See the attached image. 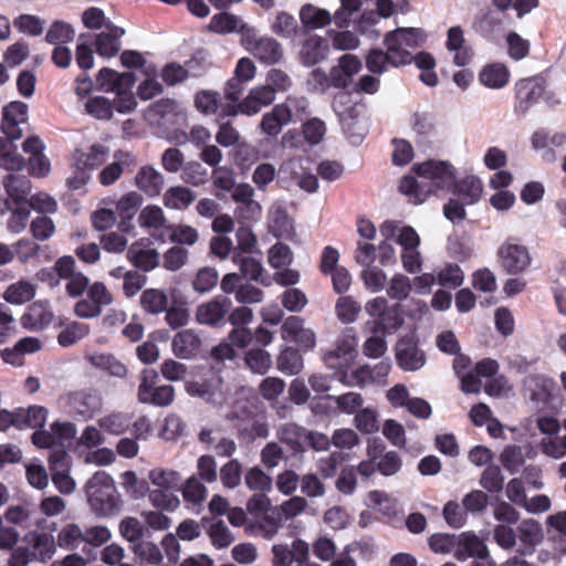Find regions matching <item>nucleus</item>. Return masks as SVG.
<instances>
[{"instance_id": "1", "label": "nucleus", "mask_w": 566, "mask_h": 566, "mask_svg": "<svg viewBox=\"0 0 566 566\" xmlns=\"http://www.w3.org/2000/svg\"><path fill=\"white\" fill-rule=\"evenodd\" d=\"M412 170L416 176H405L399 189L415 205L424 202L430 193L452 188L465 205H473L481 198L482 181L475 176H467L455 184L453 167L446 161L427 160L415 165Z\"/></svg>"}, {"instance_id": "2", "label": "nucleus", "mask_w": 566, "mask_h": 566, "mask_svg": "<svg viewBox=\"0 0 566 566\" xmlns=\"http://www.w3.org/2000/svg\"><path fill=\"white\" fill-rule=\"evenodd\" d=\"M87 503L92 512L108 517L119 512L122 506L113 478L105 471H97L84 486Z\"/></svg>"}, {"instance_id": "3", "label": "nucleus", "mask_w": 566, "mask_h": 566, "mask_svg": "<svg viewBox=\"0 0 566 566\" xmlns=\"http://www.w3.org/2000/svg\"><path fill=\"white\" fill-rule=\"evenodd\" d=\"M136 77L132 72H116L115 70L103 67L99 70L96 83L101 91L106 93H115L113 101V111L116 109L120 114L132 113L136 106V97L133 93Z\"/></svg>"}, {"instance_id": "4", "label": "nucleus", "mask_w": 566, "mask_h": 566, "mask_svg": "<svg viewBox=\"0 0 566 566\" xmlns=\"http://www.w3.org/2000/svg\"><path fill=\"white\" fill-rule=\"evenodd\" d=\"M185 389L191 397H198L211 405H222L229 394L221 374L207 368L192 379L186 381Z\"/></svg>"}, {"instance_id": "5", "label": "nucleus", "mask_w": 566, "mask_h": 566, "mask_svg": "<svg viewBox=\"0 0 566 566\" xmlns=\"http://www.w3.org/2000/svg\"><path fill=\"white\" fill-rule=\"evenodd\" d=\"M426 32L419 28H398L385 36V45L402 65L413 60L412 50L423 45Z\"/></svg>"}, {"instance_id": "6", "label": "nucleus", "mask_w": 566, "mask_h": 566, "mask_svg": "<svg viewBox=\"0 0 566 566\" xmlns=\"http://www.w3.org/2000/svg\"><path fill=\"white\" fill-rule=\"evenodd\" d=\"M524 396L533 403L538 411H552L556 405L555 381L541 374H530L523 379Z\"/></svg>"}, {"instance_id": "7", "label": "nucleus", "mask_w": 566, "mask_h": 566, "mask_svg": "<svg viewBox=\"0 0 566 566\" xmlns=\"http://www.w3.org/2000/svg\"><path fill=\"white\" fill-rule=\"evenodd\" d=\"M247 50L261 63L275 65L283 59L284 51L275 39L260 36L254 28H247L243 35Z\"/></svg>"}, {"instance_id": "8", "label": "nucleus", "mask_w": 566, "mask_h": 566, "mask_svg": "<svg viewBox=\"0 0 566 566\" xmlns=\"http://www.w3.org/2000/svg\"><path fill=\"white\" fill-rule=\"evenodd\" d=\"M391 369L389 359H384L375 365H363L354 370L342 371L339 382L349 387L365 388L373 384L382 382Z\"/></svg>"}, {"instance_id": "9", "label": "nucleus", "mask_w": 566, "mask_h": 566, "mask_svg": "<svg viewBox=\"0 0 566 566\" xmlns=\"http://www.w3.org/2000/svg\"><path fill=\"white\" fill-rule=\"evenodd\" d=\"M357 342L354 336L343 335L335 342V347L324 354V363L328 369H334V377L339 381L342 371H348L357 356Z\"/></svg>"}, {"instance_id": "10", "label": "nucleus", "mask_w": 566, "mask_h": 566, "mask_svg": "<svg viewBox=\"0 0 566 566\" xmlns=\"http://www.w3.org/2000/svg\"><path fill=\"white\" fill-rule=\"evenodd\" d=\"M276 98L273 91L265 84L252 87L248 95L238 105H227L222 108L226 116H234L239 113L253 116L262 108L270 106Z\"/></svg>"}, {"instance_id": "11", "label": "nucleus", "mask_w": 566, "mask_h": 566, "mask_svg": "<svg viewBox=\"0 0 566 566\" xmlns=\"http://www.w3.org/2000/svg\"><path fill=\"white\" fill-rule=\"evenodd\" d=\"M229 421H237L234 424L241 434L250 439L266 438L270 433L268 423L252 416V410L247 401H238L231 411L226 415Z\"/></svg>"}, {"instance_id": "12", "label": "nucleus", "mask_w": 566, "mask_h": 566, "mask_svg": "<svg viewBox=\"0 0 566 566\" xmlns=\"http://www.w3.org/2000/svg\"><path fill=\"white\" fill-rule=\"evenodd\" d=\"M397 243L401 247V263L403 269L411 273L421 271L422 258L419 252L420 238L416 230L409 226H403L399 230Z\"/></svg>"}, {"instance_id": "13", "label": "nucleus", "mask_w": 566, "mask_h": 566, "mask_svg": "<svg viewBox=\"0 0 566 566\" xmlns=\"http://www.w3.org/2000/svg\"><path fill=\"white\" fill-rule=\"evenodd\" d=\"M63 400L70 412L84 420L91 419L102 408V397L93 389L70 392Z\"/></svg>"}, {"instance_id": "14", "label": "nucleus", "mask_w": 566, "mask_h": 566, "mask_svg": "<svg viewBox=\"0 0 566 566\" xmlns=\"http://www.w3.org/2000/svg\"><path fill=\"white\" fill-rule=\"evenodd\" d=\"M55 270L59 276L66 280V291L70 296L77 297L88 289L90 280L83 273L76 271L73 256L64 255L55 261Z\"/></svg>"}, {"instance_id": "15", "label": "nucleus", "mask_w": 566, "mask_h": 566, "mask_svg": "<svg viewBox=\"0 0 566 566\" xmlns=\"http://www.w3.org/2000/svg\"><path fill=\"white\" fill-rule=\"evenodd\" d=\"M396 360L405 371H417L427 361L426 353L412 337H402L396 345Z\"/></svg>"}, {"instance_id": "16", "label": "nucleus", "mask_w": 566, "mask_h": 566, "mask_svg": "<svg viewBox=\"0 0 566 566\" xmlns=\"http://www.w3.org/2000/svg\"><path fill=\"white\" fill-rule=\"evenodd\" d=\"M502 268L510 274L523 272L531 263V256L525 245L506 241L497 251Z\"/></svg>"}, {"instance_id": "17", "label": "nucleus", "mask_w": 566, "mask_h": 566, "mask_svg": "<svg viewBox=\"0 0 566 566\" xmlns=\"http://www.w3.org/2000/svg\"><path fill=\"white\" fill-rule=\"evenodd\" d=\"M28 105L20 101L9 103L3 107L1 129L6 137L13 142L22 137L21 124L27 123Z\"/></svg>"}, {"instance_id": "18", "label": "nucleus", "mask_w": 566, "mask_h": 566, "mask_svg": "<svg viewBox=\"0 0 566 566\" xmlns=\"http://www.w3.org/2000/svg\"><path fill=\"white\" fill-rule=\"evenodd\" d=\"M282 338L295 342L302 349L310 350L316 345L315 333L305 327L304 319L298 316H290L281 327Z\"/></svg>"}, {"instance_id": "19", "label": "nucleus", "mask_w": 566, "mask_h": 566, "mask_svg": "<svg viewBox=\"0 0 566 566\" xmlns=\"http://www.w3.org/2000/svg\"><path fill=\"white\" fill-rule=\"evenodd\" d=\"M231 305L230 298L217 296L197 307L196 319L201 325L217 326L224 321Z\"/></svg>"}, {"instance_id": "20", "label": "nucleus", "mask_w": 566, "mask_h": 566, "mask_svg": "<svg viewBox=\"0 0 566 566\" xmlns=\"http://www.w3.org/2000/svg\"><path fill=\"white\" fill-rule=\"evenodd\" d=\"M544 94V81L542 78H523L515 84V109L525 113Z\"/></svg>"}, {"instance_id": "21", "label": "nucleus", "mask_w": 566, "mask_h": 566, "mask_svg": "<svg viewBox=\"0 0 566 566\" xmlns=\"http://www.w3.org/2000/svg\"><path fill=\"white\" fill-rule=\"evenodd\" d=\"M489 555L488 545L473 532H463L458 535L454 557L459 562H464L469 558L486 559Z\"/></svg>"}, {"instance_id": "22", "label": "nucleus", "mask_w": 566, "mask_h": 566, "mask_svg": "<svg viewBox=\"0 0 566 566\" xmlns=\"http://www.w3.org/2000/svg\"><path fill=\"white\" fill-rule=\"evenodd\" d=\"M306 434L307 429L294 422L283 423L277 429L279 440L290 448L293 457L298 461L304 458Z\"/></svg>"}, {"instance_id": "23", "label": "nucleus", "mask_w": 566, "mask_h": 566, "mask_svg": "<svg viewBox=\"0 0 566 566\" xmlns=\"http://www.w3.org/2000/svg\"><path fill=\"white\" fill-rule=\"evenodd\" d=\"M52 321L53 312L48 301L33 302L21 316L22 326L30 331H41L48 327Z\"/></svg>"}, {"instance_id": "24", "label": "nucleus", "mask_w": 566, "mask_h": 566, "mask_svg": "<svg viewBox=\"0 0 566 566\" xmlns=\"http://www.w3.org/2000/svg\"><path fill=\"white\" fill-rule=\"evenodd\" d=\"M137 164L136 157L127 151H116L114 161L103 168L98 175V180L103 186L113 185L122 174Z\"/></svg>"}, {"instance_id": "25", "label": "nucleus", "mask_w": 566, "mask_h": 566, "mask_svg": "<svg viewBox=\"0 0 566 566\" xmlns=\"http://www.w3.org/2000/svg\"><path fill=\"white\" fill-rule=\"evenodd\" d=\"M329 51L328 41L318 35L307 38L301 48L300 60L304 66H313L326 59Z\"/></svg>"}, {"instance_id": "26", "label": "nucleus", "mask_w": 566, "mask_h": 566, "mask_svg": "<svg viewBox=\"0 0 566 566\" xmlns=\"http://www.w3.org/2000/svg\"><path fill=\"white\" fill-rule=\"evenodd\" d=\"M134 184L148 197H156L164 188V176L155 167L145 165L138 169Z\"/></svg>"}, {"instance_id": "27", "label": "nucleus", "mask_w": 566, "mask_h": 566, "mask_svg": "<svg viewBox=\"0 0 566 566\" xmlns=\"http://www.w3.org/2000/svg\"><path fill=\"white\" fill-rule=\"evenodd\" d=\"M105 27L106 30L96 35L95 48L98 55L113 57L120 49V38L125 34V30L113 24Z\"/></svg>"}, {"instance_id": "28", "label": "nucleus", "mask_w": 566, "mask_h": 566, "mask_svg": "<svg viewBox=\"0 0 566 566\" xmlns=\"http://www.w3.org/2000/svg\"><path fill=\"white\" fill-rule=\"evenodd\" d=\"M108 156V148L94 144L87 149H76L73 155L74 165L78 170H92L103 165Z\"/></svg>"}, {"instance_id": "29", "label": "nucleus", "mask_w": 566, "mask_h": 566, "mask_svg": "<svg viewBox=\"0 0 566 566\" xmlns=\"http://www.w3.org/2000/svg\"><path fill=\"white\" fill-rule=\"evenodd\" d=\"M171 346L177 357L190 359L198 355L201 339L193 329H184L174 336Z\"/></svg>"}, {"instance_id": "30", "label": "nucleus", "mask_w": 566, "mask_h": 566, "mask_svg": "<svg viewBox=\"0 0 566 566\" xmlns=\"http://www.w3.org/2000/svg\"><path fill=\"white\" fill-rule=\"evenodd\" d=\"M464 42L463 30L460 27H451L448 30L446 48L454 53L452 61L457 66H465L472 59V51Z\"/></svg>"}, {"instance_id": "31", "label": "nucleus", "mask_w": 566, "mask_h": 566, "mask_svg": "<svg viewBox=\"0 0 566 566\" xmlns=\"http://www.w3.org/2000/svg\"><path fill=\"white\" fill-rule=\"evenodd\" d=\"M400 229V224L391 220H387L380 226L379 231L384 240L379 244V262L385 266L395 264L397 261L395 248L388 241L397 242Z\"/></svg>"}, {"instance_id": "32", "label": "nucleus", "mask_w": 566, "mask_h": 566, "mask_svg": "<svg viewBox=\"0 0 566 566\" xmlns=\"http://www.w3.org/2000/svg\"><path fill=\"white\" fill-rule=\"evenodd\" d=\"M143 205V197L136 191H129L123 195L116 202V212L123 219L119 224L122 231H128L130 224L126 221H130L140 206Z\"/></svg>"}, {"instance_id": "33", "label": "nucleus", "mask_w": 566, "mask_h": 566, "mask_svg": "<svg viewBox=\"0 0 566 566\" xmlns=\"http://www.w3.org/2000/svg\"><path fill=\"white\" fill-rule=\"evenodd\" d=\"M36 287L29 280L21 279L11 283L3 292V300L11 305H22L35 296Z\"/></svg>"}, {"instance_id": "34", "label": "nucleus", "mask_w": 566, "mask_h": 566, "mask_svg": "<svg viewBox=\"0 0 566 566\" xmlns=\"http://www.w3.org/2000/svg\"><path fill=\"white\" fill-rule=\"evenodd\" d=\"M49 410L39 405L18 409V429H42L48 420Z\"/></svg>"}, {"instance_id": "35", "label": "nucleus", "mask_w": 566, "mask_h": 566, "mask_svg": "<svg viewBox=\"0 0 566 566\" xmlns=\"http://www.w3.org/2000/svg\"><path fill=\"white\" fill-rule=\"evenodd\" d=\"M510 80V71L502 63H492L485 65L480 74L479 81L489 88L499 90L504 87Z\"/></svg>"}, {"instance_id": "36", "label": "nucleus", "mask_w": 566, "mask_h": 566, "mask_svg": "<svg viewBox=\"0 0 566 566\" xmlns=\"http://www.w3.org/2000/svg\"><path fill=\"white\" fill-rule=\"evenodd\" d=\"M279 105L285 113L289 124L302 122L310 115V101L303 95H289L285 101Z\"/></svg>"}, {"instance_id": "37", "label": "nucleus", "mask_w": 566, "mask_h": 566, "mask_svg": "<svg viewBox=\"0 0 566 566\" xmlns=\"http://www.w3.org/2000/svg\"><path fill=\"white\" fill-rule=\"evenodd\" d=\"M300 20L304 28L315 30L328 25L332 22V14L325 9L306 3L300 10Z\"/></svg>"}, {"instance_id": "38", "label": "nucleus", "mask_w": 566, "mask_h": 566, "mask_svg": "<svg viewBox=\"0 0 566 566\" xmlns=\"http://www.w3.org/2000/svg\"><path fill=\"white\" fill-rule=\"evenodd\" d=\"M286 125H289V122L285 117V113L281 109L280 105L276 104L262 115L259 128L262 134L269 137H276Z\"/></svg>"}, {"instance_id": "39", "label": "nucleus", "mask_w": 566, "mask_h": 566, "mask_svg": "<svg viewBox=\"0 0 566 566\" xmlns=\"http://www.w3.org/2000/svg\"><path fill=\"white\" fill-rule=\"evenodd\" d=\"M3 186L13 205L23 203L31 191L30 180L21 175H8Z\"/></svg>"}, {"instance_id": "40", "label": "nucleus", "mask_w": 566, "mask_h": 566, "mask_svg": "<svg viewBox=\"0 0 566 566\" xmlns=\"http://www.w3.org/2000/svg\"><path fill=\"white\" fill-rule=\"evenodd\" d=\"M95 368L107 373L109 376L124 378L127 374L126 366L112 354H94L87 357Z\"/></svg>"}, {"instance_id": "41", "label": "nucleus", "mask_w": 566, "mask_h": 566, "mask_svg": "<svg viewBox=\"0 0 566 566\" xmlns=\"http://www.w3.org/2000/svg\"><path fill=\"white\" fill-rule=\"evenodd\" d=\"M29 544L34 558L40 562L51 559L55 553V543L52 535L46 533H33L30 535Z\"/></svg>"}, {"instance_id": "42", "label": "nucleus", "mask_w": 566, "mask_h": 566, "mask_svg": "<svg viewBox=\"0 0 566 566\" xmlns=\"http://www.w3.org/2000/svg\"><path fill=\"white\" fill-rule=\"evenodd\" d=\"M233 261L239 264L241 275L251 281H255L263 285H269L270 280L264 275V269L260 261L251 256H241L235 254Z\"/></svg>"}, {"instance_id": "43", "label": "nucleus", "mask_w": 566, "mask_h": 566, "mask_svg": "<svg viewBox=\"0 0 566 566\" xmlns=\"http://www.w3.org/2000/svg\"><path fill=\"white\" fill-rule=\"evenodd\" d=\"M196 200V193L184 186L169 188L164 195V205L169 209H187Z\"/></svg>"}, {"instance_id": "44", "label": "nucleus", "mask_w": 566, "mask_h": 566, "mask_svg": "<svg viewBox=\"0 0 566 566\" xmlns=\"http://www.w3.org/2000/svg\"><path fill=\"white\" fill-rule=\"evenodd\" d=\"M6 208L10 211V216L7 220V229L9 232L19 234L28 226L30 218V209L24 203L14 205L11 201L6 200Z\"/></svg>"}, {"instance_id": "45", "label": "nucleus", "mask_w": 566, "mask_h": 566, "mask_svg": "<svg viewBox=\"0 0 566 566\" xmlns=\"http://www.w3.org/2000/svg\"><path fill=\"white\" fill-rule=\"evenodd\" d=\"M148 479L157 489L175 490L180 484L181 474L174 469L158 467L148 472Z\"/></svg>"}, {"instance_id": "46", "label": "nucleus", "mask_w": 566, "mask_h": 566, "mask_svg": "<svg viewBox=\"0 0 566 566\" xmlns=\"http://www.w3.org/2000/svg\"><path fill=\"white\" fill-rule=\"evenodd\" d=\"M366 64L371 73L381 74L388 70L389 66L398 67L401 64L392 56L391 51H382L380 49H374L369 52L366 59Z\"/></svg>"}, {"instance_id": "47", "label": "nucleus", "mask_w": 566, "mask_h": 566, "mask_svg": "<svg viewBox=\"0 0 566 566\" xmlns=\"http://www.w3.org/2000/svg\"><path fill=\"white\" fill-rule=\"evenodd\" d=\"M247 28L248 27H245L239 17L227 12L213 15L209 23V29L216 33H231L241 31L244 34Z\"/></svg>"}, {"instance_id": "48", "label": "nucleus", "mask_w": 566, "mask_h": 566, "mask_svg": "<svg viewBox=\"0 0 566 566\" xmlns=\"http://www.w3.org/2000/svg\"><path fill=\"white\" fill-rule=\"evenodd\" d=\"M564 434L543 437L538 448L543 454L553 459H562L566 455V418L563 421Z\"/></svg>"}, {"instance_id": "49", "label": "nucleus", "mask_w": 566, "mask_h": 566, "mask_svg": "<svg viewBox=\"0 0 566 566\" xmlns=\"http://www.w3.org/2000/svg\"><path fill=\"white\" fill-rule=\"evenodd\" d=\"M140 305L149 314L164 313L168 307L167 294L158 289H147L142 293Z\"/></svg>"}, {"instance_id": "50", "label": "nucleus", "mask_w": 566, "mask_h": 566, "mask_svg": "<svg viewBox=\"0 0 566 566\" xmlns=\"http://www.w3.org/2000/svg\"><path fill=\"white\" fill-rule=\"evenodd\" d=\"M367 505L387 517H394L398 513V503L382 491H370L367 495Z\"/></svg>"}, {"instance_id": "51", "label": "nucleus", "mask_w": 566, "mask_h": 566, "mask_svg": "<svg viewBox=\"0 0 566 566\" xmlns=\"http://www.w3.org/2000/svg\"><path fill=\"white\" fill-rule=\"evenodd\" d=\"M56 543L64 549H77L84 544L83 530L78 524L67 523L57 533Z\"/></svg>"}, {"instance_id": "52", "label": "nucleus", "mask_w": 566, "mask_h": 566, "mask_svg": "<svg viewBox=\"0 0 566 566\" xmlns=\"http://www.w3.org/2000/svg\"><path fill=\"white\" fill-rule=\"evenodd\" d=\"M122 65L127 69H139L144 75H158L154 63L147 62L144 54L135 50H126L120 54Z\"/></svg>"}, {"instance_id": "53", "label": "nucleus", "mask_w": 566, "mask_h": 566, "mask_svg": "<svg viewBox=\"0 0 566 566\" xmlns=\"http://www.w3.org/2000/svg\"><path fill=\"white\" fill-rule=\"evenodd\" d=\"M277 368L285 375H296L303 368V358L297 349L284 347L277 357Z\"/></svg>"}, {"instance_id": "54", "label": "nucleus", "mask_w": 566, "mask_h": 566, "mask_svg": "<svg viewBox=\"0 0 566 566\" xmlns=\"http://www.w3.org/2000/svg\"><path fill=\"white\" fill-rule=\"evenodd\" d=\"M148 501L150 504L161 512H175L179 505V497L171 490L155 489L149 491Z\"/></svg>"}, {"instance_id": "55", "label": "nucleus", "mask_w": 566, "mask_h": 566, "mask_svg": "<svg viewBox=\"0 0 566 566\" xmlns=\"http://www.w3.org/2000/svg\"><path fill=\"white\" fill-rule=\"evenodd\" d=\"M132 423V416L123 412H113L98 419V426L111 434L124 433Z\"/></svg>"}, {"instance_id": "56", "label": "nucleus", "mask_w": 566, "mask_h": 566, "mask_svg": "<svg viewBox=\"0 0 566 566\" xmlns=\"http://www.w3.org/2000/svg\"><path fill=\"white\" fill-rule=\"evenodd\" d=\"M90 333V326L85 323L71 322L67 323L57 335V343L62 347H69Z\"/></svg>"}, {"instance_id": "57", "label": "nucleus", "mask_w": 566, "mask_h": 566, "mask_svg": "<svg viewBox=\"0 0 566 566\" xmlns=\"http://www.w3.org/2000/svg\"><path fill=\"white\" fill-rule=\"evenodd\" d=\"M219 281V273L212 266H203L199 269L192 281V289L200 294L212 291Z\"/></svg>"}, {"instance_id": "58", "label": "nucleus", "mask_w": 566, "mask_h": 566, "mask_svg": "<svg viewBox=\"0 0 566 566\" xmlns=\"http://www.w3.org/2000/svg\"><path fill=\"white\" fill-rule=\"evenodd\" d=\"M357 430L369 434L379 430L378 412L374 407H363L354 418Z\"/></svg>"}, {"instance_id": "59", "label": "nucleus", "mask_w": 566, "mask_h": 566, "mask_svg": "<svg viewBox=\"0 0 566 566\" xmlns=\"http://www.w3.org/2000/svg\"><path fill=\"white\" fill-rule=\"evenodd\" d=\"M181 179L186 184L199 187L208 181L209 171L201 163L191 160L182 167Z\"/></svg>"}, {"instance_id": "60", "label": "nucleus", "mask_w": 566, "mask_h": 566, "mask_svg": "<svg viewBox=\"0 0 566 566\" xmlns=\"http://www.w3.org/2000/svg\"><path fill=\"white\" fill-rule=\"evenodd\" d=\"M361 307L353 296H340L335 305V312L338 319L344 324L353 323L357 319Z\"/></svg>"}, {"instance_id": "61", "label": "nucleus", "mask_w": 566, "mask_h": 566, "mask_svg": "<svg viewBox=\"0 0 566 566\" xmlns=\"http://www.w3.org/2000/svg\"><path fill=\"white\" fill-rule=\"evenodd\" d=\"M271 30L283 39H292L297 32V22L292 14L281 11L275 15Z\"/></svg>"}, {"instance_id": "62", "label": "nucleus", "mask_w": 566, "mask_h": 566, "mask_svg": "<svg viewBox=\"0 0 566 566\" xmlns=\"http://www.w3.org/2000/svg\"><path fill=\"white\" fill-rule=\"evenodd\" d=\"M184 500L195 506H199L207 497V488L196 478L190 476L181 488Z\"/></svg>"}, {"instance_id": "63", "label": "nucleus", "mask_w": 566, "mask_h": 566, "mask_svg": "<svg viewBox=\"0 0 566 566\" xmlns=\"http://www.w3.org/2000/svg\"><path fill=\"white\" fill-rule=\"evenodd\" d=\"M265 85L276 95L291 90L293 80L284 70L272 67L265 74Z\"/></svg>"}, {"instance_id": "64", "label": "nucleus", "mask_w": 566, "mask_h": 566, "mask_svg": "<svg viewBox=\"0 0 566 566\" xmlns=\"http://www.w3.org/2000/svg\"><path fill=\"white\" fill-rule=\"evenodd\" d=\"M500 461L510 473H517L525 462L522 447L515 444L505 447L500 455Z\"/></svg>"}]
</instances>
